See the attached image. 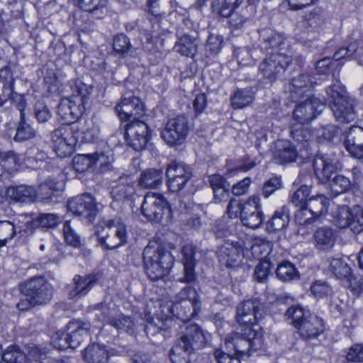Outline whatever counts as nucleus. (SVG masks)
I'll use <instances>...</instances> for the list:
<instances>
[{
  "mask_svg": "<svg viewBox=\"0 0 363 363\" xmlns=\"http://www.w3.org/2000/svg\"><path fill=\"white\" fill-rule=\"evenodd\" d=\"M234 55L239 65H250L261 58L262 51L259 48L244 47L237 48Z\"/></svg>",
  "mask_w": 363,
  "mask_h": 363,
  "instance_id": "38",
  "label": "nucleus"
},
{
  "mask_svg": "<svg viewBox=\"0 0 363 363\" xmlns=\"http://www.w3.org/2000/svg\"><path fill=\"white\" fill-rule=\"evenodd\" d=\"M259 202V196L253 195L242 204L240 218L244 225L255 229L263 223L264 215Z\"/></svg>",
  "mask_w": 363,
  "mask_h": 363,
  "instance_id": "19",
  "label": "nucleus"
},
{
  "mask_svg": "<svg viewBox=\"0 0 363 363\" xmlns=\"http://www.w3.org/2000/svg\"><path fill=\"white\" fill-rule=\"evenodd\" d=\"M356 101L352 97L330 103V108L336 120L341 123H348L354 121L357 117L355 111Z\"/></svg>",
  "mask_w": 363,
  "mask_h": 363,
  "instance_id": "24",
  "label": "nucleus"
},
{
  "mask_svg": "<svg viewBox=\"0 0 363 363\" xmlns=\"http://www.w3.org/2000/svg\"><path fill=\"white\" fill-rule=\"evenodd\" d=\"M16 235V226L7 220H0V248L6 245Z\"/></svg>",
  "mask_w": 363,
  "mask_h": 363,
  "instance_id": "54",
  "label": "nucleus"
},
{
  "mask_svg": "<svg viewBox=\"0 0 363 363\" xmlns=\"http://www.w3.org/2000/svg\"><path fill=\"white\" fill-rule=\"evenodd\" d=\"M326 94L329 99V104L343 101L348 97L345 87L336 80L332 85L326 89Z\"/></svg>",
  "mask_w": 363,
  "mask_h": 363,
  "instance_id": "50",
  "label": "nucleus"
},
{
  "mask_svg": "<svg viewBox=\"0 0 363 363\" xmlns=\"http://www.w3.org/2000/svg\"><path fill=\"white\" fill-rule=\"evenodd\" d=\"M344 281H345L346 286L351 291L355 296H359L363 292V277L361 276L349 275Z\"/></svg>",
  "mask_w": 363,
  "mask_h": 363,
  "instance_id": "63",
  "label": "nucleus"
},
{
  "mask_svg": "<svg viewBox=\"0 0 363 363\" xmlns=\"http://www.w3.org/2000/svg\"><path fill=\"white\" fill-rule=\"evenodd\" d=\"M298 153L294 146L289 141L281 140L277 143L273 152L275 162L284 164L294 162Z\"/></svg>",
  "mask_w": 363,
  "mask_h": 363,
  "instance_id": "29",
  "label": "nucleus"
},
{
  "mask_svg": "<svg viewBox=\"0 0 363 363\" xmlns=\"http://www.w3.org/2000/svg\"><path fill=\"white\" fill-rule=\"evenodd\" d=\"M141 213L148 220L160 223L164 218H169L171 211L164 197L159 194L148 192L141 205Z\"/></svg>",
  "mask_w": 363,
  "mask_h": 363,
  "instance_id": "12",
  "label": "nucleus"
},
{
  "mask_svg": "<svg viewBox=\"0 0 363 363\" xmlns=\"http://www.w3.org/2000/svg\"><path fill=\"white\" fill-rule=\"evenodd\" d=\"M113 48L116 52L123 55L131 48L128 38L124 34H118L113 38Z\"/></svg>",
  "mask_w": 363,
  "mask_h": 363,
  "instance_id": "64",
  "label": "nucleus"
},
{
  "mask_svg": "<svg viewBox=\"0 0 363 363\" xmlns=\"http://www.w3.org/2000/svg\"><path fill=\"white\" fill-rule=\"evenodd\" d=\"M35 191V198L45 202L52 201L53 198H56L59 194L57 183L53 181H46L41 184Z\"/></svg>",
  "mask_w": 363,
  "mask_h": 363,
  "instance_id": "46",
  "label": "nucleus"
},
{
  "mask_svg": "<svg viewBox=\"0 0 363 363\" xmlns=\"http://www.w3.org/2000/svg\"><path fill=\"white\" fill-rule=\"evenodd\" d=\"M67 209L87 223H92L99 212L95 199L89 194H84L69 199Z\"/></svg>",
  "mask_w": 363,
  "mask_h": 363,
  "instance_id": "16",
  "label": "nucleus"
},
{
  "mask_svg": "<svg viewBox=\"0 0 363 363\" xmlns=\"http://www.w3.org/2000/svg\"><path fill=\"white\" fill-rule=\"evenodd\" d=\"M344 145L345 149L363 145V128L358 126L351 127L346 133Z\"/></svg>",
  "mask_w": 363,
  "mask_h": 363,
  "instance_id": "52",
  "label": "nucleus"
},
{
  "mask_svg": "<svg viewBox=\"0 0 363 363\" xmlns=\"http://www.w3.org/2000/svg\"><path fill=\"white\" fill-rule=\"evenodd\" d=\"M311 291L318 298L327 297L333 293L332 287L326 281L320 280H317L312 284Z\"/></svg>",
  "mask_w": 363,
  "mask_h": 363,
  "instance_id": "61",
  "label": "nucleus"
},
{
  "mask_svg": "<svg viewBox=\"0 0 363 363\" xmlns=\"http://www.w3.org/2000/svg\"><path fill=\"white\" fill-rule=\"evenodd\" d=\"M91 157L94 165H98L102 172L109 169L113 161V155L111 152L108 153L96 152L91 154Z\"/></svg>",
  "mask_w": 363,
  "mask_h": 363,
  "instance_id": "56",
  "label": "nucleus"
},
{
  "mask_svg": "<svg viewBox=\"0 0 363 363\" xmlns=\"http://www.w3.org/2000/svg\"><path fill=\"white\" fill-rule=\"evenodd\" d=\"M79 140L80 143H93L99 138V128L92 121H85L84 125L79 127Z\"/></svg>",
  "mask_w": 363,
  "mask_h": 363,
  "instance_id": "43",
  "label": "nucleus"
},
{
  "mask_svg": "<svg viewBox=\"0 0 363 363\" xmlns=\"http://www.w3.org/2000/svg\"><path fill=\"white\" fill-rule=\"evenodd\" d=\"M21 291L31 299L32 303L42 306L49 303L53 296L52 284L43 277H33L23 283Z\"/></svg>",
  "mask_w": 363,
  "mask_h": 363,
  "instance_id": "11",
  "label": "nucleus"
},
{
  "mask_svg": "<svg viewBox=\"0 0 363 363\" xmlns=\"http://www.w3.org/2000/svg\"><path fill=\"white\" fill-rule=\"evenodd\" d=\"M254 99V93L250 89H238L231 97V105L235 109L242 108L251 104Z\"/></svg>",
  "mask_w": 363,
  "mask_h": 363,
  "instance_id": "44",
  "label": "nucleus"
},
{
  "mask_svg": "<svg viewBox=\"0 0 363 363\" xmlns=\"http://www.w3.org/2000/svg\"><path fill=\"white\" fill-rule=\"evenodd\" d=\"M35 135V130L26 121L25 113H22L20 117V121L14 136V140L16 142H23L33 138Z\"/></svg>",
  "mask_w": 363,
  "mask_h": 363,
  "instance_id": "48",
  "label": "nucleus"
},
{
  "mask_svg": "<svg viewBox=\"0 0 363 363\" xmlns=\"http://www.w3.org/2000/svg\"><path fill=\"white\" fill-rule=\"evenodd\" d=\"M228 347H233L235 355L250 357L261 350L264 345L263 333L259 325L241 328L240 333H232L225 337Z\"/></svg>",
  "mask_w": 363,
  "mask_h": 363,
  "instance_id": "7",
  "label": "nucleus"
},
{
  "mask_svg": "<svg viewBox=\"0 0 363 363\" xmlns=\"http://www.w3.org/2000/svg\"><path fill=\"white\" fill-rule=\"evenodd\" d=\"M100 276L99 274H89L85 276L77 274L73 279L74 288L69 292V298L86 296L96 284Z\"/></svg>",
  "mask_w": 363,
  "mask_h": 363,
  "instance_id": "28",
  "label": "nucleus"
},
{
  "mask_svg": "<svg viewBox=\"0 0 363 363\" xmlns=\"http://www.w3.org/2000/svg\"><path fill=\"white\" fill-rule=\"evenodd\" d=\"M189 130L188 118L183 115L169 119L161 130L163 140L169 146H178L186 140Z\"/></svg>",
  "mask_w": 363,
  "mask_h": 363,
  "instance_id": "13",
  "label": "nucleus"
},
{
  "mask_svg": "<svg viewBox=\"0 0 363 363\" xmlns=\"http://www.w3.org/2000/svg\"><path fill=\"white\" fill-rule=\"evenodd\" d=\"M259 48L262 52L269 48L275 49L285 43V37L270 28H264L259 32Z\"/></svg>",
  "mask_w": 363,
  "mask_h": 363,
  "instance_id": "30",
  "label": "nucleus"
},
{
  "mask_svg": "<svg viewBox=\"0 0 363 363\" xmlns=\"http://www.w3.org/2000/svg\"><path fill=\"white\" fill-rule=\"evenodd\" d=\"M244 249L242 243L238 241L226 240L218 248L217 255L219 261L226 267H232L240 261L243 255Z\"/></svg>",
  "mask_w": 363,
  "mask_h": 363,
  "instance_id": "23",
  "label": "nucleus"
},
{
  "mask_svg": "<svg viewBox=\"0 0 363 363\" xmlns=\"http://www.w3.org/2000/svg\"><path fill=\"white\" fill-rule=\"evenodd\" d=\"M112 301L106 300L101 301L93 306V310L96 311V315L99 320L109 324L111 319L118 315V309Z\"/></svg>",
  "mask_w": 363,
  "mask_h": 363,
  "instance_id": "40",
  "label": "nucleus"
},
{
  "mask_svg": "<svg viewBox=\"0 0 363 363\" xmlns=\"http://www.w3.org/2000/svg\"><path fill=\"white\" fill-rule=\"evenodd\" d=\"M284 318L296 330L298 337L307 344L318 339L325 330L323 319L300 305L288 308Z\"/></svg>",
  "mask_w": 363,
  "mask_h": 363,
  "instance_id": "2",
  "label": "nucleus"
},
{
  "mask_svg": "<svg viewBox=\"0 0 363 363\" xmlns=\"http://www.w3.org/2000/svg\"><path fill=\"white\" fill-rule=\"evenodd\" d=\"M324 108L325 104L319 99L309 97L296 106L294 118L299 123H306L314 119Z\"/></svg>",
  "mask_w": 363,
  "mask_h": 363,
  "instance_id": "21",
  "label": "nucleus"
},
{
  "mask_svg": "<svg viewBox=\"0 0 363 363\" xmlns=\"http://www.w3.org/2000/svg\"><path fill=\"white\" fill-rule=\"evenodd\" d=\"M94 235L103 250H113L126 244L127 226L119 218L104 220L95 226Z\"/></svg>",
  "mask_w": 363,
  "mask_h": 363,
  "instance_id": "6",
  "label": "nucleus"
},
{
  "mask_svg": "<svg viewBox=\"0 0 363 363\" xmlns=\"http://www.w3.org/2000/svg\"><path fill=\"white\" fill-rule=\"evenodd\" d=\"M135 194V186L123 185L116 186L111 191V196L114 201L125 202L133 199Z\"/></svg>",
  "mask_w": 363,
  "mask_h": 363,
  "instance_id": "53",
  "label": "nucleus"
},
{
  "mask_svg": "<svg viewBox=\"0 0 363 363\" xmlns=\"http://www.w3.org/2000/svg\"><path fill=\"white\" fill-rule=\"evenodd\" d=\"M310 194V187L306 185L301 186L291 196L290 202L295 206H305Z\"/></svg>",
  "mask_w": 363,
  "mask_h": 363,
  "instance_id": "58",
  "label": "nucleus"
},
{
  "mask_svg": "<svg viewBox=\"0 0 363 363\" xmlns=\"http://www.w3.org/2000/svg\"><path fill=\"white\" fill-rule=\"evenodd\" d=\"M16 65L9 63L0 69V106L13 95Z\"/></svg>",
  "mask_w": 363,
  "mask_h": 363,
  "instance_id": "22",
  "label": "nucleus"
},
{
  "mask_svg": "<svg viewBox=\"0 0 363 363\" xmlns=\"http://www.w3.org/2000/svg\"><path fill=\"white\" fill-rule=\"evenodd\" d=\"M177 40L174 49L182 55L193 57L197 52L198 40L196 36L177 33Z\"/></svg>",
  "mask_w": 363,
  "mask_h": 363,
  "instance_id": "31",
  "label": "nucleus"
},
{
  "mask_svg": "<svg viewBox=\"0 0 363 363\" xmlns=\"http://www.w3.org/2000/svg\"><path fill=\"white\" fill-rule=\"evenodd\" d=\"M338 160L334 153H323L318 152L313 162L315 174L321 183L330 182V188L334 196L347 192L351 186L350 179L337 174L332 178V175L338 168Z\"/></svg>",
  "mask_w": 363,
  "mask_h": 363,
  "instance_id": "3",
  "label": "nucleus"
},
{
  "mask_svg": "<svg viewBox=\"0 0 363 363\" xmlns=\"http://www.w3.org/2000/svg\"><path fill=\"white\" fill-rule=\"evenodd\" d=\"M125 138L136 151L143 150L150 138L149 126L142 121H134L125 125Z\"/></svg>",
  "mask_w": 363,
  "mask_h": 363,
  "instance_id": "17",
  "label": "nucleus"
},
{
  "mask_svg": "<svg viewBox=\"0 0 363 363\" xmlns=\"http://www.w3.org/2000/svg\"><path fill=\"white\" fill-rule=\"evenodd\" d=\"M19 220V225L16 227V235L18 240L24 241L31 235L33 230L37 227L35 220L31 216H22Z\"/></svg>",
  "mask_w": 363,
  "mask_h": 363,
  "instance_id": "42",
  "label": "nucleus"
},
{
  "mask_svg": "<svg viewBox=\"0 0 363 363\" xmlns=\"http://www.w3.org/2000/svg\"><path fill=\"white\" fill-rule=\"evenodd\" d=\"M195 252L196 248L192 245H186L182 248L184 276L179 279L180 282L193 284L196 281L197 277L194 269Z\"/></svg>",
  "mask_w": 363,
  "mask_h": 363,
  "instance_id": "27",
  "label": "nucleus"
},
{
  "mask_svg": "<svg viewBox=\"0 0 363 363\" xmlns=\"http://www.w3.org/2000/svg\"><path fill=\"white\" fill-rule=\"evenodd\" d=\"M63 234L66 242L74 247L81 245L80 236L71 226L70 221L67 220L63 225Z\"/></svg>",
  "mask_w": 363,
  "mask_h": 363,
  "instance_id": "59",
  "label": "nucleus"
},
{
  "mask_svg": "<svg viewBox=\"0 0 363 363\" xmlns=\"http://www.w3.org/2000/svg\"><path fill=\"white\" fill-rule=\"evenodd\" d=\"M1 359L6 363H24L26 355L16 345H11L1 354Z\"/></svg>",
  "mask_w": 363,
  "mask_h": 363,
  "instance_id": "51",
  "label": "nucleus"
},
{
  "mask_svg": "<svg viewBox=\"0 0 363 363\" xmlns=\"http://www.w3.org/2000/svg\"><path fill=\"white\" fill-rule=\"evenodd\" d=\"M329 200L323 194H317L308 198L305 206L312 212V214L317 218L324 215L328 208Z\"/></svg>",
  "mask_w": 363,
  "mask_h": 363,
  "instance_id": "41",
  "label": "nucleus"
},
{
  "mask_svg": "<svg viewBox=\"0 0 363 363\" xmlns=\"http://www.w3.org/2000/svg\"><path fill=\"white\" fill-rule=\"evenodd\" d=\"M289 210L286 206H282L276 211L272 216L266 222V230L269 233H274L285 228L289 223Z\"/></svg>",
  "mask_w": 363,
  "mask_h": 363,
  "instance_id": "34",
  "label": "nucleus"
},
{
  "mask_svg": "<svg viewBox=\"0 0 363 363\" xmlns=\"http://www.w3.org/2000/svg\"><path fill=\"white\" fill-rule=\"evenodd\" d=\"M328 270L333 276L339 279L344 280L351 275L352 269L350 266L341 258H333L330 261Z\"/></svg>",
  "mask_w": 363,
  "mask_h": 363,
  "instance_id": "47",
  "label": "nucleus"
},
{
  "mask_svg": "<svg viewBox=\"0 0 363 363\" xmlns=\"http://www.w3.org/2000/svg\"><path fill=\"white\" fill-rule=\"evenodd\" d=\"M335 237V232L333 229L327 226L318 228L314 233L316 246L323 250L331 248L333 246Z\"/></svg>",
  "mask_w": 363,
  "mask_h": 363,
  "instance_id": "37",
  "label": "nucleus"
},
{
  "mask_svg": "<svg viewBox=\"0 0 363 363\" xmlns=\"http://www.w3.org/2000/svg\"><path fill=\"white\" fill-rule=\"evenodd\" d=\"M291 62L289 55L275 50L267 55L259 63L258 72L264 79L273 84L283 75Z\"/></svg>",
  "mask_w": 363,
  "mask_h": 363,
  "instance_id": "9",
  "label": "nucleus"
},
{
  "mask_svg": "<svg viewBox=\"0 0 363 363\" xmlns=\"http://www.w3.org/2000/svg\"><path fill=\"white\" fill-rule=\"evenodd\" d=\"M71 94L64 97L59 104L57 113L63 124L78 125L74 122L85 111L91 91V87L80 79L68 82Z\"/></svg>",
  "mask_w": 363,
  "mask_h": 363,
  "instance_id": "1",
  "label": "nucleus"
},
{
  "mask_svg": "<svg viewBox=\"0 0 363 363\" xmlns=\"http://www.w3.org/2000/svg\"><path fill=\"white\" fill-rule=\"evenodd\" d=\"M264 306L257 298L248 299L239 303L236 308V321L241 328L254 327L264 315Z\"/></svg>",
  "mask_w": 363,
  "mask_h": 363,
  "instance_id": "14",
  "label": "nucleus"
},
{
  "mask_svg": "<svg viewBox=\"0 0 363 363\" xmlns=\"http://www.w3.org/2000/svg\"><path fill=\"white\" fill-rule=\"evenodd\" d=\"M330 214L338 228H350L354 233L363 231V209L359 206L350 209L347 205H337L331 210Z\"/></svg>",
  "mask_w": 363,
  "mask_h": 363,
  "instance_id": "10",
  "label": "nucleus"
},
{
  "mask_svg": "<svg viewBox=\"0 0 363 363\" xmlns=\"http://www.w3.org/2000/svg\"><path fill=\"white\" fill-rule=\"evenodd\" d=\"M303 125V123L292 125L291 128V137L294 140L302 144L308 143L313 138L311 131Z\"/></svg>",
  "mask_w": 363,
  "mask_h": 363,
  "instance_id": "55",
  "label": "nucleus"
},
{
  "mask_svg": "<svg viewBox=\"0 0 363 363\" xmlns=\"http://www.w3.org/2000/svg\"><path fill=\"white\" fill-rule=\"evenodd\" d=\"M20 167V158L17 153L13 150L0 152V171L4 170L5 174L11 175L17 172Z\"/></svg>",
  "mask_w": 363,
  "mask_h": 363,
  "instance_id": "36",
  "label": "nucleus"
},
{
  "mask_svg": "<svg viewBox=\"0 0 363 363\" xmlns=\"http://www.w3.org/2000/svg\"><path fill=\"white\" fill-rule=\"evenodd\" d=\"M163 182V171L161 169H146L140 173L138 185L143 189H157Z\"/></svg>",
  "mask_w": 363,
  "mask_h": 363,
  "instance_id": "33",
  "label": "nucleus"
},
{
  "mask_svg": "<svg viewBox=\"0 0 363 363\" xmlns=\"http://www.w3.org/2000/svg\"><path fill=\"white\" fill-rule=\"evenodd\" d=\"M271 267L269 260H261L255 268L254 279L258 282H266L271 274Z\"/></svg>",
  "mask_w": 363,
  "mask_h": 363,
  "instance_id": "57",
  "label": "nucleus"
},
{
  "mask_svg": "<svg viewBox=\"0 0 363 363\" xmlns=\"http://www.w3.org/2000/svg\"><path fill=\"white\" fill-rule=\"evenodd\" d=\"M115 111L122 121H139L144 114V105L135 96L123 97L116 106Z\"/></svg>",
  "mask_w": 363,
  "mask_h": 363,
  "instance_id": "20",
  "label": "nucleus"
},
{
  "mask_svg": "<svg viewBox=\"0 0 363 363\" xmlns=\"http://www.w3.org/2000/svg\"><path fill=\"white\" fill-rule=\"evenodd\" d=\"M345 359L348 363H363V343H355L349 347Z\"/></svg>",
  "mask_w": 363,
  "mask_h": 363,
  "instance_id": "62",
  "label": "nucleus"
},
{
  "mask_svg": "<svg viewBox=\"0 0 363 363\" xmlns=\"http://www.w3.org/2000/svg\"><path fill=\"white\" fill-rule=\"evenodd\" d=\"M109 325L119 332H125L132 334L134 333L135 323L131 316L119 313L114 318L111 319Z\"/></svg>",
  "mask_w": 363,
  "mask_h": 363,
  "instance_id": "45",
  "label": "nucleus"
},
{
  "mask_svg": "<svg viewBox=\"0 0 363 363\" xmlns=\"http://www.w3.org/2000/svg\"><path fill=\"white\" fill-rule=\"evenodd\" d=\"M206 333L194 323L185 325V331L172 347L169 357L173 363H187L189 356L195 350L201 349L206 344Z\"/></svg>",
  "mask_w": 363,
  "mask_h": 363,
  "instance_id": "4",
  "label": "nucleus"
},
{
  "mask_svg": "<svg viewBox=\"0 0 363 363\" xmlns=\"http://www.w3.org/2000/svg\"><path fill=\"white\" fill-rule=\"evenodd\" d=\"M276 274L279 279L283 281H289L298 278V272L292 263L286 261L278 265Z\"/></svg>",
  "mask_w": 363,
  "mask_h": 363,
  "instance_id": "49",
  "label": "nucleus"
},
{
  "mask_svg": "<svg viewBox=\"0 0 363 363\" xmlns=\"http://www.w3.org/2000/svg\"><path fill=\"white\" fill-rule=\"evenodd\" d=\"M67 331L71 348H76L90 335L91 325L89 323L80 320L69 321L67 325Z\"/></svg>",
  "mask_w": 363,
  "mask_h": 363,
  "instance_id": "25",
  "label": "nucleus"
},
{
  "mask_svg": "<svg viewBox=\"0 0 363 363\" xmlns=\"http://www.w3.org/2000/svg\"><path fill=\"white\" fill-rule=\"evenodd\" d=\"M174 258L163 246L150 242L143 250V264L145 274L152 281L166 277L172 268Z\"/></svg>",
  "mask_w": 363,
  "mask_h": 363,
  "instance_id": "5",
  "label": "nucleus"
},
{
  "mask_svg": "<svg viewBox=\"0 0 363 363\" xmlns=\"http://www.w3.org/2000/svg\"><path fill=\"white\" fill-rule=\"evenodd\" d=\"M83 357L87 363H107L109 356L105 345L94 343L84 349Z\"/></svg>",
  "mask_w": 363,
  "mask_h": 363,
  "instance_id": "35",
  "label": "nucleus"
},
{
  "mask_svg": "<svg viewBox=\"0 0 363 363\" xmlns=\"http://www.w3.org/2000/svg\"><path fill=\"white\" fill-rule=\"evenodd\" d=\"M72 164L77 172H84L94 166L91 155H78L74 157Z\"/></svg>",
  "mask_w": 363,
  "mask_h": 363,
  "instance_id": "60",
  "label": "nucleus"
},
{
  "mask_svg": "<svg viewBox=\"0 0 363 363\" xmlns=\"http://www.w3.org/2000/svg\"><path fill=\"white\" fill-rule=\"evenodd\" d=\"M9 196L14 201L21 203L33 201L36 197V191L33 186H18L9 189Z\"/></svg>",
  "mask_w": 363,
  "mask_h": 363,
  "instance_id": "39",
  "label": "nucleus"
},
{
  "mask_svg": "<svg viewBox=\"0 0 363 363\" xmlns=\"http://www.w3.org/2000/svg\"><path fill=\"white\" fill-rule=\"evenodd\" d=\"M167 184L172 192L183 189L192 177L191 167L182 161H172L166 169Z\"/></svg>",
  "mask_w": 363,
  "mask_h": 363,
  "instance_id": "15",
  "label": "nucleus"
},
{
  "mask_svg": "<svg viewBox=\"0 0 363 363\" xmlns=\"http://www.w3.org/2000/svg\"><path fill=\"white\" fill-rule=\"evenodd\" d=\"M315 84V77L308 72L294 77L286 86L289 100L294 103L298 101L307 96Z\"/></svg>",
  "mask_w": 363,
  "mask_h": 363,
  "instance_id": "18",
  "label": "nucleus"
},
{
  "mask_svg": "<svg viewBox=\"0 0 363 363\" xmlns=\"http://www.w3.org/2000/svg\"><path fill=\"white\" fill-rule=\"evenodd\" d=\"M175 301L177 303L188 301L189 304L193 307V311L191 312L189 308V312H185L184 317L181 316L180 318L186 323L189 320L201 311V302L199 298V295L196 291L191 286H187L184 287L174 297Z\"/></svg>",
  "mask_w": 363,
  "mask_h": 363,
  "instance_id": "26",
  "label": "nucleus"
},
{
  "mask_svg": "<svg viewBox=\"0 0 363 363\" xmlns=\"http://www.w3.org/2000/svg\"><path fill=\"white\" fill-rule=\"evenodd\" d=\"M79 130V125L62 124L50 133L53 150L59 157H69L74 152Z\"/></svg>",
  "mask_w": 363,
  "mask_h": 363,
  "instance_id": "8",
  "label": "nucleus"
},
{
  "mask_svg": "<svg viewBox=\"0 0 363 363\" xmlns=\"http://www.w3.org/2000/svg\"><path fill=\"white\" fill-rule=\"evenodd\" d=\"M257 0H247V5L240 11H235L229 17V23L235 28H241L245 22L256 13V3Z\"/></svg>",
  "mask_w": 363,
  "mask_h": 363,
  "instance_id": "32",
  "label": "nucleus"
}]
</instances>
